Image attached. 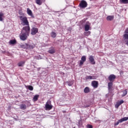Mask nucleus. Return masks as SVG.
I'll return each mask as SVG.
<instances>
[{"instance_id": "obj_1", "label": "nucleus", "mask_w": 128, "mask_h": 128, "mask_svg": "<svg viewBox=\"0 0 128 128\" xmlns=\"http://www.w3.org/2000/svg\"><path fill=\"white\" fill-rule=\"evenodd\" d=\"M30 26L23 27L22 32L20 35V39L22 40H26L28 38V36H30Z\"/></svg>"}, {"instance_id": "obj_2", "label": "nucleus", "mask_w": 128, "mask_h": 128, "mask_svg": "<svg viewBox=\"0 0 128 128\" xmlns=\"http://www.w3.org/2000/svg\"><path fill=\"white\" fill-rule=\"evenodd\" d=\"M19 18L22 26H30V23L28 22V18H26V16H19Z\"/></svg>"}, {"instance_id": "obj_3", "label": "nucleus", "mask_w": 128, "mask_h": 128, "mask_svg": "<svg viewBox=\"0 0 128 128\" xmlns=\"http://www.w3.org/2000/svg\"><path fill=\"white\" fill-rule=\"evenodd\" d=\"M126 120H128V116L127 117H124L122 118L121 119L118 120V122H116L114 123V126H118L120 124H121V122H126Z\"/></svg>"}, {"instance_id": "obj_4", "label": "nucleus", "mask_w": 128, "mask_h": 128, "mask_svg": "<svg viewBox=\"0 0 128 128\" xmlns=\"http://www.w3.org/2000/svg\"><path fill=\"white\" fill-rule=\"evenodd\" d=\"M45 108L46 110H50L52 108V105L50 101H48L45 105Z\"/></svg>"}, {"instance_id": "obj_5", "label": "nucleus", "mask_w": 128, "mask_h": 128, "mask_svg": "<svg viewBox=\"0 0 128 128\" xmlns=\"http://www.w3.org/2000/svg\"><path fill=\"white\" fill-rule=\"evenodd\" d=\"M79 6L82 8H84L88 6V3L86 2V0H82L80 2Z\"/></svg>"}, {"instance_id": "obj_6", "label": "nucleus", "mask_w": 128, "mask_h": 128, "mask_svg": "<svg viewBox=\"0 0 128 128\" xmlns=\"http://www.w3.org/2000/svg\"><path fill=\"white\" fill-rule=\"evenodd\" d=\"M38 32V28H32L31 29V34L34 36Z\"/></svg>"}, {"instance_id": "obj_7", "label": "nucleus", "mask_w": 128, "mask_h": 128, "mask_svg": "<svg viewBox=\"0 0 128 128\" xmlns=\"http://www.w3.org/2000/svg\"><path fill=\"white\" fill-rule=\"evenodd\" d=\"M116 76H115V75L112 74L108 76V80H110V82H114V80H116Z\"/></svg>"}, {"instance_id": "obj_8", "label": "nucleus", "mask_w": 128, "mask_h": 128, "mask_svg": "<svg viewBox=\"0 0 128 128\" xmlns=\"http://www.w3.org/2000/svg\"><path fill=\"white\" fill-rule=\"evenodd\" d=\"M90 22H86V24L84 25L85 32H88L90 30Z\"/></svg>"}, {"instance_id": "obj_9", "label": "nucleus", "mask_w": 128, "mask_h": 128, "mask_svg": "<svg viewBox=\"0 0 128 128\" xmlns=\"http://www.w3.org/2000/svg\"><path fill=\"white\" fill-rule=\"evenodd\" d=\"M86 60V56H82L81 60H80V66H82L84 62Z\"/></svg>"}, {"instance_id": "obj_10", "label": "nucleus", "mask_w": 128, "mask_h": 128, "mask_svg": "<svg viewBox=\"0 0 128 128\" xmlns=\"http://www.w3.org/2000/svg\"><path fill=\"white\" fill-rule=\"evenodd\" d=\"M92 86L94 88H96L98 86V82L97 81H92Z\"/></svg>"}, {"instance_id": "obj_11", "label": "nucleus", "mask_w": 128, "mask_h": 128, "mask_svg": "<svg viewBox=\"0 0 128 128\" xmlns=\"http://www.w3.org/2000/svg\"><path fill=\"white\" fill-rule=\"evenodd\" d=\"M89 60L90 62L92 64H96V62L94 61V56H89Z\"/></svg>"}, {"instance_id": "obj_12", "label": "nucleus", "mask_w": 128, "mask_h": 128, "mask_svg": "<svg viewBox=\"0 0 128 128\" xmlns=\"http://www.w3.org/2000/svg\"><path fill=\"white\" fill-rule=\"evenodd\" d=\"M114 18V16H108L106 17V20H108V22H111V20H112Z\"/></svg>"}, {"instance_id": "obj_13", "label": "nucleus", "mask_w": 128, "mask_h": 128, "mask_svg": "<svg viewBox=\"0 0 128 128\" xmlns=\"http://www.w3.org/2000/svg\"><path fill=\"white\" fill-rule=\"evenodd\" d=\"M27 14H28V16H32V18H34V15L32 14V10H30V8H27Z\"/></svg>"}, {"instance_id": "obj_14", "label": "nucleus", "mask_w": 128, "mask_h": 128, "mask_svg": "<svg viewBox=\"0 0 128 128\" xmlns=\"http://www.w3.org/2000/svg\"><path fill=\"white\" fill-rule=\"evenodd\" d=\"M36 47V46L34 44H28V48L30 50H32L34 48Z\"/></svg>"}, {"instance_id": "obj_15", "label": "nucleus", "mask_w": 128, "mask_h": 128, "mask_svg": "<svg viewBox=\"0 0 128 128\" xmlns=\"http://www.w3.org/2000/svg\"><path fill=\"white\" fill-rule=\"evenodd\" d=\"M86 80H96V77L94 76H86Z\"/></svg>"}, {"instance_id": "obj_16", "label": "nucleus", "mask_w": 128, "mask_h": 128, "mask_svg": "<svg viewBox=\"0 0 128 128\" xmlns=\"http://www.w3.org/2000/svg\"><path fill=\"white\" fill-rule=\"evenodd\" d=\"M112 82H110L108 83V90H112Z\"/></svg>"}, {"instance_id": "obj_17", "label": "nucleus", "mask_w": 128, "mask_h": 128, "mask_svg": "<svg viewBox=\"0 0 128 128\" xmlns=\"http://www.w3.org/2000/svg\"><path fill=\"white\" fill-rule=\"evenodd\" d=\"M36 2L38 6H42V0H36Z\"/></svg>"}, {"instance_id": "obj_18", "label": "nucleus", "mask_w": 128, "mask_h": 128, "mask_svg": "<svg viewBox=\"0 0 128 128\" xmlns=\"http://www.w3.org/2000/svg\"><path fill=\"white\" fill-rule=\"evenodd\" d=\"M4 14L2 12H0V22H2L4 20Z\"/></svg>"}, {"instance_id": "obj_19", "label": "nucleus", "mask_w": 128, "mask_h": 128, "mask_svg": "<svg viewBox=\"0 0 128 128\" xmlns=\"http://www.w3.org/2000/svg\"><path fill=\"white\" fill-rule=\"evenodd\" d=\"M20 110H26V105L24 104L20 105Z\"/></svg>"}, {"instance_id": "obj_20", "label": "nucleus", "mask_w": 128, "mask_h": 128, "mask_svg": "<svg viewBox=\"0 0 128 128\" xmlns=\"http://www.w3.org/2000/svg\"><path fill=\"white\" fill-rule=\"evenodd\" d=\"M84 94H88L90 92V88L88 87H86L84 89Z\"/></svg>"}, {"instance_id": "obj_21", "label": "nucleus", "mask_w": 128, "mask_h": 128, "mask_svg": "<svg viewBox=\"0 0 128 128\" xmlns=\"http://www.w3.org/2000/svg\"><path fill=\"white\" fill-rule=\"evenodd\" d=\"M50 36L52 38H54L56 36V32H52L50 34Z\"/></svg>"}, {"instance_id": "obj_22", "label": "nucleus", "mask_w": 128, "mask_h": 128, "mask_svg": "<svg viewBox=\"0 0 128 128\" xmlns=\"http://www.w3.org/2000/svg\"><path fill=\"white\" fill-rule=\"evenodd\" d=\"M120 2L124 4H128V0H120Z\"/></svg>"}, {"instance_id": "obj_23", "label": "nucleus", "mask_w": 128, "mask_h": 128, "mask_svg": "<svg viewBox=\"0 0 128 128\" xmlns=\"http://www.w3.org/2000/svg\"><path fill=\"white\" fill-rule=\"evenodd\" d=\"M24 61H21L18 63V66H23L24 64Z\"/></svg>"}, {"instance_id": "obj_24", "label": "nucleus", "mask_w": 128, "mask_h": 128, "mask_svg": "<svg viewBox=\"0 0 128 128\" xmlns=\"http://www.w3.org/2000/svg\"><path fill=\"white\" fill-rule=\"evenodd\" d=\"M67 84L69 86H72V85L74 84V81L70 80L67 82Z\"/></svg>"}, {"instance_id": "obj_25", "label": "nucleus", "mask_w": 128, "mask_h": 128, "mask_svg": "<svg viewBox=\"0 0 128 128\" xmlns=\"http://www.w3.org/2000/svg\"><path fill=\"white\" fill-rule=\"evenodd\" d=\"M48 52L51 54H54V52H56V50L54 48L50 49L48 50Z\"/></svg>"}, {"instance_id": "obj_26", "label": "nucleus", "mask_w": 128, "mask_h": 128, "mask_svg": "<svg viewBox=\"0 0 128 128\" xmlns=\"http://www.w3.org/2000/svg\"><path fill=\"white\" fill-rule=\"evenodd\" d=\"M38 96H40V95H35L33 98V100L34 102H36L38 98Z\"/></svg>"}, {"instance_id": "obj_27", "label": "nucleus", "mask_w": 128, "mask_h": 128, "mask_svg": "<svg viewBox=\"0 0 128 128\" xmlns=\"http://www.w3.org/2000/svg\"><path fill=\"white\" fill-rule=\"evenodd\" d=\"M16 42V40H10L9 42V44H14Z\"/></svg>"}, {"instance_id": "obj_28", "label": "nucleus", "mask_w": 128, "mask_h": 128, "mask_svg": "<svg viewBox=\"0 0 128 128\" xmlns=\"http://www.w3.org/2000/svg\"><path fill=\"white\" fill-rule=\"evenodd\" d=\"M21 48H28V44H25L23 45H21Z\"/></svg>"}, {"instance_id": "obj_29", "label": "nucleus", "mask_w": 128, "mask_h": 128, "mask_svg": "<svg viewBox=\"0 0 128 128\" xmlns=\"http://www.w3.org/2000/svg\"><path fill=\"white\" fill-rule=\"evenodd\" d=\"M84 36H90V31H88V32H85L84 33Z\"/></svg>"}, {"instance_id": "obj_30", "label": "nucleus", "mask_w": 128, "mask_h": 128, "mask_svg": "<svg viewBox=\"0 0 128 128\" xmlns=\"http://www.w3.org/2000/svg\"><path fill=\"white\" fill-rule=\"evenodd\" d=\"M120 106V104L118 102H117L116 103V104L115 105V108H118V107Z\"/></svg>"}, {"instance_id": "obj_31", "label": "nucleus", "mask_w": 128, "mask_h": 128, "mask_svg": "<svg viewBox=\"0 0 128 128\" xmlns=\"http://www.w3.org/2000/svg\"><path fill=\"white\" fill-rule=\"evenodd\" d=\"M128 94V91L125 90L123 92V94H122V96H126Z\"/></svg>"}, {"instance_id": "obj_32", "label": "nucleus", "mask_w": 128, "mask_h": 128, "mask_svg": "<svg viewBox=\"0 0 128 128\" xmlns=\"http://www.w3.org/2000/svg\"><path fill=\"white\" fill-rule=\"evenodd\" d=\"M28 89L29 90H34V87L32 86H28Z\"/></svg>"}, {"instance_id": "obj_33", "label": "nucleus", "mask_w": 128, "mask_h": 128, "mask_svg": "<svg viewBox=\"0 0 128 128\" xmlns=\"http://www.w3.org/2000/svg\"><path fill=\"white\" fill-rule=\"evenodd\" d=\"M124 38L125 40H128V34H126L124 35Z\"/></svg>"}, {"instance_id": "obj_34", "label": "nucleus", "mask_w": 128, "mask_h": 128, "mask_svg": "<svg viewBox=\"0 0 128 128\" xmlns=\"http://www.w3.org/2000/svg\"><path fill=\"white\" fill-rule=\"evenodd\" d=\"M86 126L87 128H92V125H90V124H88Z\"/></svg>"}, {"instance_id": "obj_35", "label": "nucleus", "mask_w": 128, "mask_h": 128, "mask_svg": "<svg viewBox=\"0 0 128 128\" xmlns=\"http://www.w3.org/2000/svg\"><path fill=\"white\" fill-rule=\"evenodd\" d=\"M119 102V104H120H120H124V102L123 100H120V102Z\"/></svg>"}, {"instance_id": "obj_36", "label": "nucleus", "mask_w": 128, "mask_h": 128, "mask_svg": "<svg viewBox=\"0 0 128 128\" xmlns=\"http://www.w3.org/2000/svg\"><path fill=\"white\" fill-rule=\"evenodd\" d=\"M125 34H128V28H127L124 32Z\"/></svg>"}, {"instance_id": "obj_37", "label": "nucleus", "mask_w": 128, "mask_h": 128, "mask_svg": "<svg viewBox=\"0 0 128 128\" xmlns=\"http://www.w3.org/2000/svg\"><path fill=\"white\" fill-rule=\"evenodd\" d=\"M126 46H128V40L126 41Z\"/></svg>"}, {"instance_id": "obj_38", "label": "nucleus", "mask_w": 128, "mask_h": 128, "mask_svg": "<svg viewBox=\"0 0 128 128\" xmlns=\"http://www.w3.org/2000/svg\"><path fill=\"white\" fill-rule=\"evenodd\" d=\"M50 116L48 115V116Z\"/></svg>"}]
</instances>
